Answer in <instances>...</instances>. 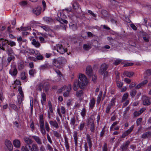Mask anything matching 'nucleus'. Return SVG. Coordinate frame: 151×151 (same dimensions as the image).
I'll list each match as a JSON object with an SVG mask.
<instances>
[{
  "mask_svg": "<svg viewBox=\"0 0 151 151\" xmlns=\"http://www.w3.org/2000/svg\"><path fill=\"white\" fill-rule=\"evenodd\" d=\"M78 85L79 88H83L87 84L88 81L86 76L83 74H81L79 75V79L78 80Z\"/></svg>",
  "mask_w": 151,
  "mask_h": 151,
  "instance_id": "f257e3e1",
  "label": "nucleus"
},
{
  "mask_svg": "<svg viewBox=\"0 0 151 151\" xmlns=\"http://www.w3.org/2000/svg\"><path fill=\"white\" fill-rule=\"evenodd\" d=\"M66 62V60L65 58L63 57H61L57 59H53L52 64L56 68H60L61 66Z\"/></svg>",
  "mask_w": 151,
  "mask_h": 151,
  "instance_id": "f03ea898",
  "label": "nucleus"
},
{
  "mask_svg": "<svg viewBox=\"0 0 151 151\" xmlns=\"http://www.w3.org/2000/svg\"><path fill=\"white\" fill-rule=\"evenodd\" d=\"M9 41L6 39L3 38L0 39V49L4 51H6V49H7L9 47Z\"/></svg>",
  "mask_w": 151,
  "mask_h": 151,
  "instance_id": "7ed1b4c3",
  "label": "nucleus"
},
{
  "mask_svg": "<svg viewBox=\"0 0 151 151\" xmlns=\"http://www.w3.org/2000/svg\"><path fill=\"white\" fill-rule=\"evenodd\" d=\"M39 122L41 132L43 135H45L46 134V131L44 127V119L43 114H41L39 116Z\"/></svg>",
  "mask_w": 151,
  "mask_h": 151,
  "instance_id": "20e7f679",
  "label": "nucleus"
},
{
  "mask_svg": "<svg viewBox=\"0 0 151 151\" xmlns=\"http://www.w3.org/2000/svg\"><path fill=\"white\" fill-rule=\"evenodd\" d=\"M87 126L89 127L91 131L93 133L95 131V125L93 120L91 118H89L87 120Z\"/></svg>",
  "mask_w": 151,
  "mask_h": 151,
  "instance_id": "39448f33",
  "label": "nucleus"
},
{
  "mask_svg": "<svg viewBox=\"0 0 151 151\" xmlns=\"http://www.w3.org/2000/svg\"><path fill=\"white\" fill-rule=\"evenodd\" d=\"M108 68V65L105 63L102 64L99 70V73L101 75H103L104 72L106 71Z\"/></svg>",
  "mask_w": 151,
  "mask_h": 151,
  "instance_id": "423d86ee",
  "label": "nucleus"
},
{
  "mask_svg": "<svg viewBox=\"0 0 151 151\" xmlns=\"http://www.w3.org/2000/svg\"><path fill=\"white\" fill-rule=\"evenodd\" d=\"M130 143V141L129 140L123 143L120 146L119 150L121 151H125L127 150L129 145Z\"/></svg>",
  "mask_w": 151,
  "mask_h": 151,
  "instance_id": "0eeeda50",
  "label": "nucleus"
},
{
  "mask_svg": "<svg viewBox=\"0 0 151 151\" xmlns=\"http://www.w3.org/2000/svg\"><path fill=\"white\" fill-rule=\"evenodd\" d=\"M57 51L62 54L67 51V49L64 48L62 45L60 44L57 45Z\"/></svg>",
  "mask_w": 151,
  "mask_h": 151,
  "instance_id": "6e6552de",
  "label": "nucleus"
},
{
  "mask_svg": "<svg viewBox=\"0 0 151 151\" xmlns=\"http://www.w3.org/2000/svg\"><path fill=\"white\" fill-rule=\"evenodd\" d=\"M142 104L145 106H149L151 104L150 98L146 96H144L142 99Z\"/></svg>",
  "mask_w": 151,
  "mask_h": 151,
  "instance_id": "1a4fd4ad",
  "label": "nucleus"
},
{
  "mask_svg": "<svg viewBox=\"0 0 151 151\" xmlns=\"http://www.w3.org/2000/svg\"><path fill=\"white\" fill-rule=\"evenodd\" d=\"M18 71L15 66H11V69L9 71V73L12 76H16L17 74Z\"/></svg>",
  "mask_w": 151,
  "mask_h": 151,
  "instance_id": "9d476101",
  "label": "nucleus"
},
{
  "mask_svg": "<svg viewBox=\"0 0 151 151\" xmlns=\"http://www.w3.org/2000/svg\"><path fill=\"white\" fill-rule=\"evenodd\" d=\"M134 127V126L132 125L129 129L124 132L122 135V137L125 138L126 136H127L132 131Z\"/></svg>",
  "mask_w": 151,
  "mask_h": 151,
  "instance_id": "9b49d317",
  "label": "nucleus"
},
{
  "mask_svg": "<svg viewBox=\"0 0 151 151\" xmlns=\"http://www.w3.org/2000/svg\"><path fill=\"white\" fill-rule=\"evenodd\" d=\"M5 145L10 151H12L13 146L11 142L9 140H6L5 141Z\"/></svg>",
  "mask_w": 151,
  "mask_h": 151,
  "instance_id": "f8f14e48",
  "label": "nucleus"
},
{
  "mask_svg": "<svg viewBox=\"0 0 151 151\" xmlns=\"http://www.w3.org/2000/svg\"><path fill=\"white\" fill-rule=\"evenodd\" d=\"M86 73L90 77H91L93 74V70L91 66L87 67L86 69Z\"/></svg>",
  "mask_w": 151,
  "mask_h": 151,
  "instance_id": "ddd939ff",
  "label": "nucleus"
},
{
  "mask_svg": "<svg viewBox=\"0 0 151 151\" xmlns=\"http://www.w3.org/2000/svg\"><path fill=\"white\" fill-rule=\"evenodd\" d=\"M41 7L40 6H38L37 8L34 9L32 12L33 13L37 15H39L41 13Z\"/></svg>",
  "mask_w": 151,
  "mask_h": 151,
  "instance_id": "4468645a",
  "label": "nucleus"
},
{
  "mask_svg": "<svg viewBox=\"0 0 151 151\" xmlns=\"http://www.w3.org/2000/svg\"><path fill=\"white\" fill-rule=\"evenodd\" d=\"M32 137L34 139L35 141L38 144L41 145L42 144L41 140L39 137L33 136Z\"/></svg>",
  "mask_w": 151,
  "mask_h": 151,
  "instance_id": "2eb2a0df",
  "label": "nucleus"
},
{
  "mask_svg": "<svg viewBox=\"0 0 151 151\" xmlns=\"http://www.w3.org/2000/svg\"><path fill=\"white\" fill-rule=\"evenodd\" d=\"M49 123L51 126L53 127L56 128L58 129L59 127L58 123L55 120L54 121L51 120L50 121Z\"/></svg>",
  "mask_w": 151,
  "mask_h": 151,
  "instance_id": "dca6fc26",
  "label": "nucleus"
},
{
  "mask_svg": "<svg viewBox=\"0 0 151 151\" xmlns=\"http://www.w3.org/2000/svg\"><path fill=\"white\" fill-rule=\"evenodd\" d=\"M24 140L26 143V144L25 145L26 146H28V145L32 144L33 142V141L32 139L27 137L24 138Z\"/></svg>",
  "mask_w": 151,
  "mask_h": 151,
  "instance_id": "f3484780",
  "label": "nucleus"
},
{
  "mask_svg": "<svg viewBox=\"0 0 151 151\" xmlns=\"http://www.w3.org/2000/svg\"><path fill=\"white\" fill-rule=\"evenodd\" d=\"M151 136V132H147L144 133L141 136V137L143 139L148 138Z\"/></svg>",
  "mask_w": 151,
  "mask_h": 151,
  "instance_id": "a211bd4d",
  "label": "nucleus"
},
{
  "mask_svg": "<svg viewBox=\"0 0 151 151\" xmlns=\"http://www.w3.org/2000/svg\"><path fill=\"white\" fill-rule=\"evenodd\" d=\"M6 52L9 55H13L14 54L13 50L9 46L6 49Z\"/></svg>",
  "mask_w": 151,
  "mask_h": 151,
  "instance_id": "6ab92c4d",
  "label": "nucleus"
},
{
  "mask_svg": "<svg viewBox=\"0 0 151 151\" xmlns=\"http://www.w3.org/2000/svg\"><path fill=\"white\" fill-rule=\"evenodd\" d=\"M79 85L78 82L77 80H75L74 82L73 85V89L75 91H76L78 88Z\"/></svg>",
  "mask_w": 151,
  "mask_h": 151,
  "instance_id": "aec40b11",
  "label": "nucleus"
},
{
  "mask_svg": "<svg viewBox=\"0 0 151 151\" xmlns=\"http://www.w3.org/2000/svg\"><path fill=\"white\" fill-rule=\"evenodd\" d=\"M32 44L37 47H39L40 45V43L38 41H36L35 39L32 40Z\"/></svg>",
  "mask_w": 151,
  "mask_h": 151,
  "instance_id": "412c9836",
  "label": "nucleus"
},
{
  "mask_svg": "<svg viewBox=\"0 0 151 151\" xmlns=\"http://www.w3.org/2000/svg\"><path fill=\"white\" fill-rule=\"evenodd\" d=\"M51 68V65H49L48 63H46L45 64L42 65L40 66L41 69L42 70L49 69Z\"/></svg>",
  "mask_w": 151,
  "mask_h": 151,
  "instance_id": "4be33fe9",
  "label": "nucleus"
},
{
  "mask_svg": "<svg viewBox=\"0 0 151 151\" xmlns=\"http://www.w3.org/2000/svg\"><path fill=\"white\" fill-rule=\"evenodd\" d=\"M86 138L87 142L88 144L89 147V148H91L92 147V141L90 136L88 134H87L86 135Z\"/></svg>",
  "mask_w": 151,
  "mask_h": 151,
  "instance_id": "5701e85b",
  "label": "nucleus"
},
{
  "mask_svg": "<svg viewBox=\"0 0 151 151\" xmlns=\"http://www.w3.org/2000/svg\"><path fill=\"white\" fill-rule=\"evenodd\" d=\"M41 97L43 101L42 100H41V102L42 105L45 104V102L46 101V95L45 93H43L41 94Z\"/></svg>",
  "mask_w": 151,
  "mask_h": 151,
  "instance_id": "b1692460",
  "label": "nucleus"
},
{
  "mask_svg": "<svg viewBox=\"0 0 151 151\" xmlns=\"http://www.w3.org/2000/svg\"><path fill=\"white\" fill-rule=\"evenodd\" d=\"M13 144L15 147H19L20 145V142L18 140L15 139L13 141Z\"/></svg>",
  "mask_w": 151,
  "mask_h": 151,
  "instance_id": "393cba45",
  "label": "nucleus"
},
{
  "mask_svg": "<svg viewBox=\"0 0 151 151\" xmlns=\"http://www.w3.org/2000/svg\"><path fill=\"white\" fill-rule=\"evenodd\" d=\"M83 92L82 90H80L76 92V95L78 97H79L83 95Z\"/></svg>",
  "mask_w": 151,
  "mask_h": 151,
  "instance_id": "a878e982",
  "label": "nucleus"
},
{
  "mask_svg": "<svg viewBox=\"0 0 151 151\" xmlns=\"http://www.w3.org/2000/svg\"><path fill=\"white\" fill-rule=\"evenodd\" d=\"M124 74L126 75L127 77L130 78L133 76L134 73L133 72L125 71L124 73Z\"/></svg>",
  "mask_w": 151,
  "mask_h": 151,
  "instance_id": "bb28decb",
  "label": "nucleus"
},
{
  "mask_svg": "<svg viewBox=\"0 0 151 151\" xmlns=\"http://www.w3.org/2000/svg\"><path fill=\"white\" fill-rule=\"evenodd\" d=\"M95 104V100L93 98L90 100L89 103V106L91 109H92L94 106Z\"/></svg>",
  "mask_w": 151,
  "mask_h": 151,
  "instance_id": "cd10ccee",
  "label": "nucleus"
},
{
  "mask_svg": "<svg viewBox=\"0 0 151 151\" xmlns=\"http://www.w3.org/2000/svg\"><path fill=\"white\" fill-rule=\"evenodd\" d=\"M53 134L57 138L59 139L61 137V134L56 131L52 130Z\"/></svg>",
  "mask_w": 151,
  "mask_h": 151,
  "instance_id": "c85d7f7f",
  "label": "nucleus"
},
{
  "mask_svg": "<svg viewBox=\"0 0 151 151\" xmlns=\"http://www.w3.org/2000/svg\"><path fill=\"white\" fill-rule=\"evenodd\" d=\"M32 147L33 151H39V149L37 144L35 143L32 144Z\"/></svg>",
  "mask_w": 151,
  "mask_h": 151,
  "instance_id": "c756f323",
  "label": "nucleus"
},
{
  "mask_svg": "<svg viewBox=\"0 0 151 151\" xmlns=\"http://www.w3.org/2000/svg\"><path fill=\"white\" fill-rule=\"evenodd\" d=\"M43 87L44 88V89L45 91L46 92H47L49 88V85L48 83L47 82L45 83H44Z\"/></svg>",
  "mask_w": 151,
  "mask_h": 151,
  "instance_id": "7c9ffc66",
  "label": "nucleus"
},
{
  "mask_svg": "<svg viewBox=\"0 0 151 151\" xmlns=\"http://www.w3.org/2000/svg\"><path fill=\"white\" fill-rule=\"evenodd\" d=\"M23 98L21 97L20 95H18L17 96L18 99V103L20 106L22 103V101L23 100Z\"/></svg>",
  "mask_w": 151,
  "mask_h": 151,
  "instance_id": "2f4dec72",
  "label": "nucleus"
},
{
  "mask_svg": "<svg viewBox=\"0 0 151 151\" xmlns=\"http://www.w3.org/2000/svg\"><path fill=\"white\" fill-rule=\"evenodd\" d=\"M76 119L75 116H73L70 119V124L74 126L76 122Z\"/></svg>",
  "mask_w": 151,
  "mask_h": 151,
  "instance_id": "473e14b6",
  "label": "nucleus"
},
{
  "mask_svg": "<svg viewBox=\"0 0 151 151\" xmlns=\"http://www.w3.org/2000/svg\"><path fill=\"white\" fill-rule=\"evenodd\" d=\"M83 48L85 50H88L89 49L91 48V47L90 45L85 44L83 45Z\"/></svg>",
  "mask_w": 151,
  "mask_h": 151,
  "instance_id": "72a5a7b5",
  "label": "nucleus"
},
{
  "mask_svg": "<svg viewBox=\"0 0 151 151\" xmlns=\"http://www.w3.org/2000/svg\"><path fill=\"white\" fill-rule=\"evenodd\" d=\"M36 70L35 69H31L29 71V74L32 77L34 76V74L36 73Z\"/></svg>",
  "mask_w": 151,
  "mask_h": 151,
  "instance_id": "f704fd0d",
  "label": "nucleus"
},
{
  "mask_svg": "<svg viewBox=\"0 0 151 151\" xmlns=\"http://www.w3.org/2000/svg\"><path fill=\"white\" fill-rule=\"evenodd\" d=\"M101 13L104 17H107L108 15V12L107 11L105 10H102L101 12Z\"/></svg>",
  "mask_w": 151,
  "mask_h": 151,
  "instance_id": "c9c22d12",
  "label": "nucleus"
},
{
  "mask_svg": "<svg viewBox=\"0 0 151 151\" xmlns=\"http://www.w3.org/2000/svg\"><path fill=\"white\" fill-rule=\"evenodd\" d=\"M43 19L47 23H49L50 22H52V20L51 18L47 17H43Z\"/></svg>",
  "mask_w": 151,
  "mask_h": 151,
  "instance_id": "e433bc0d",
  "label": "nucleus"
},
{
  "mask_svg": "<svg viewBox=\"0 0 151 151\" xmlns=\"http://www.w3.org/2000/svg\"><path fill=\"white\" fill-rule=\"evenodd\" d=\"M24 65L23 63L20 62L18 64V69L19 70H21L23 69L24 68Z\"/></svg>",
  "mask_w": 151,
  "mask_h": 151,
  "instance_id": "4c0bfd02",
  "label": "nucleus"
},
{
  "mask_svg": "<svg viewBox=\"0 0 151 151\" xmlns=\"http://www.w3.org/2000/svg\"><path fill=\"white\" fill-rule=\"evenodd\" d=\"M136 91L135 89H133L130 92V95L132 97H133L135 95L136 93Z\"/></svg>",
  "mask_w": 151,
  "mask_h": 151,
  "instance_id": "58836bf2",
  "label": "nucleus"
},
{
  "mask_svg": "<svg viewBox=\"0 0 151 151\" xmlns=\"http://www.w3.org/2000/svg\"><path fill=\"white\" fill-rule=\"evenodd\" d=\"M65 145L66 148L67 150H68L69 149V143L68 142L67 139L66 137H65Z\"/></svg>",
  "mask_w": 151,
  "mask_h": 151,
  "instance_id": "ea45409f",
  "label": "nucleus"
},
{
  "mask_svg": "<svg viewBox=\"0 0 151 151\" xmlns=\"http://www.w3.org/2000/svg\"><path fill=\"white\" fill-rule=\"evenodd\" d=\"M77 134L78 133L76 131H74L73 132V137L74 139V141H78Z\"/></svg>",
  "mask_w": 151,
  "mask_h": 151,
  "instance_id": "a19ab883",
  "label": "nucleus"
},
{
  "mask_svg": "<svg viewBox=\"0 0 151 151\" xmlns=\"http://www.w3.org/2000/svg\"><path fill=\"white\" fill-rule=\"evenodd\" d=\"M19 92V93L20 94L21 97L22 98L24 97V94L23 93V92L22 90V88L21 87H19L18 89Z\"/></svg>",
  "mask_w": 151,
  "mask_h": 151,
  "instance_id": "79ce46f5",
  "label": "nucleus"
},
{
  "mask_svg": "<svg viewBox=\"0 0 151 151\" xmlns=\"http://www.w3.org/2000/svg\"><path fill=\"white\" fill-rule=\"evenodd\" d=\"M45 127L46 131L48 132H49L50 130V128L47 122H45Z\"/></svg>",
  "mask_w": 151,
  "mask_h": 151,
  "instance_id": "37998d69",
  "label": "nucleus"
},
{
  "mask_svg": "<svg viewBox=\"0 0 151 151\" xmlns=\"http://www.w3.org/2000/svg\"><path fill=\"white\" fill-rule=\"evenodd\" d=\"M116 83L117 86L119 88H121L122 87L123 85L122 82L117 81Z\"/></svg>",
  "mask_w": 151,
  "mask_h": 151,
  "instance_id": "c03bdc74",
  "label": "nucleus"
},
{
  "mask_svg": "<svg viewBox=\"0 0 151 151\" xmlns=\"http://www.w3.org/2000/svg\"><path fill=\"white\" fill-rule=\"evenodd\" d=\"M128 96L127 93H125L124 94L122 99V102H124L126 99H127Z\"/></svg>",
  "mask_w": 151,
  "mask_h": 151,
  "instance_id": "a18cd8bd",
  "label": "nucleus"
},
{
  "mask_svg": "<svg viewBox=\"0 0 151 151\" xmlns=\"http://www.w3.org/2000/svg\"><path fill=\"white\" fill-rule=\"evenodd\" d=\"M122 60H114V62L113 63V64L115 65H117L120 63L122 62Z\"/></svg>",
  "mask_w": 151,
  "mask_h": 151,
  "instance_id": "49530a36",
  "label": "nucleus"
},
{
  "mask_svg": "<svg viewBox=\"0 0 151 151\" xmlns=\"http://www.w3.org/2000/svg\"><path fill=\"white\" fill-rule=\"evenodd\" d=\"M116 100V98H113L111 101V103L109 104L111 106H114L115 105Z\"/></svg>",
  "mask_w": 151,
  "mask_h": 151,
  "instance_id": "de8ad7c7",
  "label": "nucleus"
},
{
  "mask_svg": "<svg viewBox=\"0 0 151 151\" xmlns=\"http://www.w3.org/2000/svg\"><path fill=\"white\" fill-rule=\"evenodd\" d=\"M21 79L22 80H25L26 78V77L25 76V73L24 72H23L21 74Z\"/></svg>",
  "mask_w": 151,
  "mask_h": 151,
  "instance_id": "09e8293b",
  "label": "nucleus"
},
{
  "mask_svg": "<svg viewBox=\"0 0 151 151\" xmlns=\"http://www.w3.org/2000/svg\"><path fill=\"white\" fill-rule=\"evenodd\" d=\"M48 106L49 108V109L50 111L51 112V113H52L53 112V111L52 110V106L51 102L50 101H48Z\"/></svg>",
  "mask_w": 151,
  "mask_h": 151,
  "instance_id": "8fccbe9b",
  "label": "nucleus"
},
{
  "mask_svg": "<svg viewBox=\"0 0 151 151\" xmlns=\"http://www.w3.org/2000/svg\"><path fill=\"white\" fill-rule=\"evenodd\" d=\"M81 115L83 117H84L86 115V111L85 108H83L82 109L81 113Z\"/></svg>",
  "mask_w": 151,
  "mask_h": 151,
  "instance_id": "3c124183",
  "label": "nucleus"
},
{
  "mask_svg": "<svg viewBox=\"0 0 151 151\" xmlns=\"http://www.w3.org/2000/svg\"><path fill=\"white\" fill-rule=\"evenodd\" d=\"M73 7L74 9H77L78 8V4L77 3L75 2L73 4Z\"/></svg>",
  "mask_w": 151,
  "mask_h": 151,
  "instance_id": "603ef678",
  "label": "nucleus"
},
{
  "mask_svg": "<svg viewBox=\"0 0 151 151\" xmlns=\"http://www.w3.org/2000/svg\"><path fill=\"white\" fill-rule=\"evenodd\" d=\"M142 120V118H139L137 119L136 121V123L137 126H139Z\"/></svg>",
  "mask_w": 151,
  "mask_h": 151,
  "instance_id": "864d4df0",
  "label": "nucleus"
},
{
  "mask_svg": "<svg viewBox=\"0 0 151 151\" xmlns=\"http://www.w3.org/2000/svg\"><path fill=\"white\" fill-rule=\"evenodd\" d=\"M10 56L8 57L7 59L8 62L9 63H10L12 59L14 58V57L13 55H10Z\"/></svg>",
  "mask_w": 151,
  "mask_h": 151,
  "instance_id": "5fc2aeb1",
  "label": "nucleus"
},
{
  "mask_svg": "<svg viewBox=\"0 0 151 151\" xmlns=\"http://www.w3.org/2000/svg\"><path fill=\"white\" fill-rule=\"evenodd\" d=\"M59 19V21H60V22L61 24H63V23L65 24H67L68 23V22L66 20L63 19H62V18H60Z\"/></svg>",
  "mask_w": 151,
  "mask_h": 151,
  "instance_id": "6e6d98bb",
  "label": "nucleus"
},
{
  "mask_svg": "<svg viewBox=\"0 0 151 151\" xmlns=\"http://www.w3.org/2000/svg\"><path fill=\"white\" fill-rule=\"evenodd\" d=\"M9 45H10V46L12 47L13 46H15L16 45V43L15 42L10 40L9 42Z\"/></svg>",
  "mask_w": 151,
  "mask_h": 151,
  "instance_id": "4d7b16f0",
  "label": "nucleus"
},
{
  "mask_svg": "<svg viewBox=\"0 0 151 151\" xmlns=\"http://www.w3.org/2000/svg\"><path fill=\"white\" fill-rule=\"evenodd\" d=\"M26 145H25V146H22V147L21 150L22 151H29L28 148Z\"/></svg>",
  "mask_w": 151,
  "mask_h": 151,
  "instance_id": "13d9d810",
  "label": "nucleus"
},
{
  "mask_svg": "<svg viewBox=\"0 0 151 151\" xmlns=\"http://www.w3.org/2000/svg\"><path fill=\"white\" fill-rule=\"evenodd\" d=\"M105 126H104L102 129L101 131V132L100 136L101 137H102L104 136L105 133Z\"/></svg>",
  "mask_w": 151,
  "mask_h": 151,
  "instance_id": "bf43d9fd",
  "label": "nucleus"
},
{
  "mask_svg": "<svg viewBox=\"0 0 151 151\" xmlns=\"http://www.w3.org/2000/svg\"><path fill=\"white\" fill-rule=\"evenodd\" d=\"M103 151H107L108 148L107 144L106 143L104 144V146L102 147Z\"/></svg>",
  "mask_w": 151,
  "mask_h": 151,
  "instance_id": "052dcab7",
  "label": "nucleus"
},
{
  "mask_svg": "<svg viewBox=\"0 0 151 151\" xmlns=\"http://www.w3.org/2000/svg\"><path fill=\"white\" fill-rule=\"evenodd\" d=\"M36 58L38 60H42L43 58V56L40 54H39V55L36 56Z\"/></svg>",
  "mask_w": 151,
  "mask_h": 151,
  "instance_id": "680f3d73",
  "label": "nucleus"
},
{
  "mask_svg": "<svg viewBox=\"0 0 151 151\" xmlns=\"http://www.w3.org/2000/svg\"><path fill=\"white\" fill-rule=\"evenodd\" d=\"M104 74V79L105 78H106L107 77L109 76V74L108 73V72L107 71H105V72H104V73H103Z\"/></svg>",
  "mask_w": 151,
  "mask_h": 151,
  "instance_id": "e2e57ef3",
  "label": "nucleus"
},
{
  "mask_svg": "<svg viewBox=\"0 0 151 151\" xmlns=\"http://www.w3.org/2000/svg\"><path fill=\"white\" fill-rule=\"evenodd\" d=\"M112 106L108 104L106 108V113H108L110 111V110Z\"/></svg>",
  "mask_w": 151,
  "mask_h": 151,
  "instance_id": "0e129e2a",
  "label": "nucleus"
},
{
  "mask_svg": "<svg viewBox=\"0 0 151 151\" xmlns=\"http://www.w3.org/2000/svg\"><path fill=\"white\" fill-rule=\"evenodd\" d=\"M85 124L84 123L80 124V126L79 127V129L80 131H81L83 129L85 126Z\"/></svg>",
  "mask_w": 151,
  "mask_h": 151,
  "instance_id": "69168bd1",
  "label": "nucleus"
},
{
  "mask_svg": "<svg viewBox=\"0 0 151 151\" xmlns=\"http://www.w3.org/2000/svg\"><path fill=\"white\" fill-rule=\"evenodd\" d=\"M136 83L134 82H132L129 86V88L130 89L132 88L136 85Z\"/></svg>",
  "mask_w": 151,
  "mask_h": 151,
  "instance_id": "338daca9",
  "label": "nucleus"
},
{
  "mask_svg": "<svg viewBox=\"0 0 151 151\" xmlns=\"http://www.w3.org/2000/svg\"><path fill=\"white\" fill-rule=\"evenodd\" d=\"M146 73L148 76H150L151 75V70L148 69L146 71Z\"/></svg>",
  "mask_w": 151,
  "mask_h": 151,
  "instance_id": "774afa93",
  "label": "nucleus"
}]
</instances>
